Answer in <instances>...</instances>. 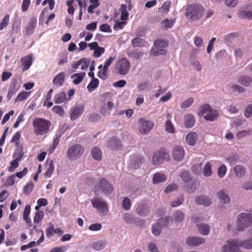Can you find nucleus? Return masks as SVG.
I'll use <instances>...</instances> for the list:
<instances>
[{
  "label": "nucleus",
  "instance_id": "nucleus-4",
  "mask_svg": "<svg viewBox=\"0 0 252 252\" xmlns=\"http://www.w3.org/2000/svg\"><path fill=\"white\" fill-rule=\"evenodd\" d=\"M84 146L79 144H74L67 150L66 157L70 160H75L80 158L84 154Z\"/></svg>",
  "mask_w": 252,
  "mask_h": 252
},
{
  "label": "nucleus",
  "instance_id": "nucleus-54",
  "mask_svg": "<svg viewBox=\"0 0 252 252\" xmlns=\"http://www.w3.org/2000/svg\"><path fill=\"white\" fill-rule=\"evenodd\" d=\"M48 227L46 229V235L47 237H51L54 233V226L53 223H49Z\"/></svg>",
  "mask_w": 252,
  "mask_h": 252
},
{
  "label": "nucleus",
  "instance_id": "nucleus-40",
  "mask_svg": "<svg viewBox=\"0 0 252 252\" xmlns=\"http://www.w3.org/2000/svg\"><path fill=\"white\" fill-rule=\"evenodd\" d=\"M152 87V84L148 81L140 83L137 86V89L140 92L147 89H150Z\"/></svg>",
  "mask_w": 252,
  "mask_h": 252
},
{
  "label": "nucleus",
  "instance_id": "nucleus-34",
  "mask_svg": "<svg viewBox=\"0 0 252 252\" xmlns=\"http://www.w3.org/2000/svg\"><path fill=\"white\" fill-rule=\"evenodd\" d=\"M99 83V81L98 79H92L87 86L88 90L89 92H91L98 87Z\"/></svg>",
  "mask_w": 252,
  "mask_h": 252
},
{
  "label": "nucleus",
  "instance_id": "nucleus-46",
  "mask_svg": "<svg viewBox=\"0 0 252 252\" xmlns=\"http://www.w3.org/2000/svg\"><path fill=\"white\" fill-rule=\"evenodd\" d=\"M44 214L43 211H39L35 212L33 221L34 223H38L43 218Z\"/></svg>",
  "mask_w": 252,
  "mask_h": 252
},
{
  "label": "nucleus",
  "instance_id": "nucleus-49",
  "mask_svg": "<svg viewBox=\"0 0 252 252\" xmlns=\"http://www.w3.org/2000/svg\"><path fill=\"white\" fill-rule=\"evenodd\" d=\"M9 15L8 14L4 16V18L0 22V30H3L8 26L9 22Z\"/></svg>",
  "mask_w": 252,
  "mask_h": 252
},
{
  "label": "nucleus",
  "instance_id": "nucleus-36",
  "mask_svg": "<svg viewBox=\"0 0 252 252\" xmlns=\"http://www.w3.org/2000/svg\"><path fill=\"white\" fill-rule=\"evenodd\" d=\"M217 195L221 202L226 203L230 201L229 196L223 190L219 192Z\"/></svg>",
  "mask_w": 252,
  "mask_h": 252
},
{
  "label": "nucleus",
  "instance_id": "nucleus-53",
  "mask_svg": "<svg viewBox=\"0 0 252 252\" xmlns=\"http://www.w3.org/2000/svg\"><path fill=\"white\" fill-rule=\"evenodd\" d=\"M108 69L103 67L102 69L98 71V77L101 79L105 80L108 77Z\"/></svg>",
  "mask_w": 252,
  "mask_h": 252
},
{
  "label": "nucleus",
  "instance_id": "nucleus-55",
  "mask_svg": "<svg viewBox=\"0 0 252 252\" xmlns=\"http://www.w3.org/2000/svg\"><path fill=\"white\" fill-rule=\"evenodd\" d=\"M81 63V69L82 70L86 69L90 64V60L88 59L83 58L80 60Z\"/></svg>",
  "mask_w": 252,
  "mask_h": 252
},
{
  "label": "nucleus",
  "instance_id": "nucleus-41",
  "mask_svg": "<svg viewBox=\"0 0 252 252\" xmlns=\"http://www.w3.org/2000/svg\"><path fill=\"white\" fill-rule=\"evenodd\" d=\"M199 232L203 235H207L210 232V226L206 224H201L198 225Z\"/></svg>",
  "mask_w": 252,
  "mask_h": 252
},
{
  "label": "nucleus",
  "instance_id": "nucleus-32",
  "mask_svg": "<svg viewBox=\"0 0 252 252\" xmlns=\"http://www.w3.org/2000/svg\"><path fill=\"white\" fill-rule=\"evenodd\" d=\"M120 11L121 12L120 19L122 21L126 20L128 16V13L127 11V5L125 4H122Z\"/></svg>",
  "mask_w": 252,
  "mask_h": 252
},
{
  "label": "nucleus",
  "instance_id": "nucleus-64",
  "mask_svg": "<svg viewBox=\"0 0 252 252\" xmlns=\"http://www.w3.org/2000/svg\"><path fill=\"white\" fill-rule=\"evenodd\" d=\"M193 102V99L191 97L189 98L187 100L184 101L181 104V107L182 108H187L189 107Z\"/></svg>",
  "mask_w": 252,
  "mask_h": 252
},
{
  "label": "nucleus",
  "instance_id": "nucleus-58",
  "mask_svg": "<svg viewBox=\"0 0 252 252\" xmlns=\"http://www.w3.org/2000/svg\"><path fill=\"white\" fill-rule=\"evenodd\" d=\"M238 36V34L236 32H232L229 33L224 37L225 42L227 43L231 42L235 38Z\"/></svg>",
  "mask_w": 252,
  "mask_h": 252
},
{
  "label": "nucleus",
  "instance_id": "nucleus-19",
  "mask_svg": "<svg viewBox=\"0 0 252 252\" xmlns=\"http://www.w3.org/2000/svg\"><path fill=\"white\" fill-rule=\"evenodd\" d=\"M108 146L113 150L120 149L122 145L121 141L116 137H112L108 142Z\"/></svg>",
  "mask_w": 252,
  "mask_h": 252
},
{
  "label": "nucleus",
  "instance_id": "nucleus-51",
  "mask_svg": "<svg viewBox=\"0 0 252 252\" xmlns=\"http://www.w3.org/2000/svg\"><path fill=\"white\" fill-rule=\"evenodd\" d=\"M239 17L241 19H251L252 18V12L250 11H241L239 14Z\"/></svg>",
  "mask_w": 252,
  "mask_h": 252
},
{
  "label": "nucleus",
  "instance_id": "nucleus-8",
  "mask_svg": "<svg viewBox=\"0 0 252 252\" xmlns=\"http://www.w3.org/2000/svg\"><path fill=\"white\" fill-rule=\"evenodd\" d=\"M170 155L165 148H161L156 151L153 157V164L158 165L161 164L164 160H169Z\"/></svg>",
  "mask_w": 252,
  "mask_h": 252
},
{
  "label": "nucleus",
  "instance_id": "nucleus-9",
  "mask_svg": "<svg viewBox=\"0 0 252 252\" xmlns=\"http://www.w3.org/2000/svg\"><path fill=\"white\" fill-rule=\"evenodd\" d=\"M130 67V63L127 59L123 58L117 61L116 63L117 72L125 75L128 73Z\"/></svg>",
  "mask_w": 252,
  "mask_h": 252
},
{
  "label": "nucleus",
  "instance_id": "nucleus-24",
  "mask_svg": "<svg viewBox=\"0 0 252 252\" xmlns=\"http://www.w3.org/2000/svg\"><path fill=\"white\" fill-rule=\"evenodd\" d=\"M196 140L197 134L195 132H190L186 135V142L191 146H193L195 144Z\"/></svg>",
  "mask_w": 252,
  "mask_h": 252
},
{
  "label": "nucleus",
  "instance_id": "nucleus-15",
  "mask_svg": "<svg viewBox=\"0 0 252 252\" xmlns=\"http://www.w3.org/2000/svg\"><path fill=\"white\" fill-rule=\"evenodd\" d=\"M172 155L174 159L180 161L184 157V150L182 147L176 146L173 149Z\"/></svg>",
  "mask_w": 252,
  "mask_h": 252
},
{
  "label": "nucleus",
  "instance_id": "nucleus-22",
  "mask_svg": "<svg viewBox=\"0 0 252 252\" xmlns=\"http://www.w3.org/2000/svg\"><path fill=\"white\" fill-rule=\"evenodd\" d=\"M195 118L191 114H187L184 118L185 126L187 128L192 127L195 124Z\"/></svg>",
  "mask_w": 252,
  "mask_h": 252
},
{
  "label": "nucleus",
  "instance_id": "nucleus-11",
  "mask_svg": "<svg viewBox=\"0 0 252 252\" xmlns=\"http://www.w3.org/2000/svg\"><path fill=\"white\" fill-rule=\"evenodd\" d=\"M139 122L140 124L139 131L142 134H147L154 127V124L152 122L145 121L144 118H140Z\"/></svg>",
  "mask_w": 252,
  "mask_h": 252
},
{
  "label": "nucleus",
  "instance_id": "nucleus-6",
  "mask_svg": "<svg viewBox=\"0 0 252 252\" xmlns=\"http://www.w3.org/2000/svg\"><path fill=\"white\" fill-rule=\"evenodd\" d=\"M154 48L150 50V54L155 56L165 55L167 53L165 48L168 46V42L165 40L157 39L154 41Z\"/></svg>",
  "mask_w": 252,
  "mask_h": 252
},
{
  "label": "nucleus",
  "instance_id": "nucleus-31",
  "mask_svg": "<svg viewBox=\"0 0 252 252\" xmlns=\"http://www.w3.org/2000/svg\"><path fill=\"white\" fill-rule=\"evenodd\" d=\"M162 220H158L156 224H154L152 226V233L155 235H158L160 234L162 226L161 225Z\"/></svg>",
  "mask_w": 252,
  "mask_h": 252
},
{
  "label": "nucleus",
  "instance_id": "nucleus-35",
  "mask_svg": "<svg viewBox=\"0 0 252 252\" xmlns=\"http://www.w3.org/2000/svg\"><path fill=\"white\" fill-rule=\"evenodd\" d=\"M238 82L245 86H248L252 82V79L248 76H243L239 77Z\"/></svg>",
  "mask_w": 252,
  "mask_h": 252
},
{
  "label": "nucleus",
  "instance_id": "nucleus-27",
  "mask_svg": "<svg viewBox=\"0 0 252 252\" xmlns=\"http://www.w3.org/2000/svg\"><path fill=\"white\" fill-rule=\"evenodd\" d=\"M137 213L141 216H146L149 213V210L147 205L139 204L136 208Z\"/></svg>",
  "mask_w": 252,
  "mask_h": 252
},
{
  "label": "nucleus",
  "instance_id": "nucleus-10",
  "mask_svg": "<svg viewBox=\"0 0 252 252\" xmlns=\"http://www.w3.org/2000/svg\"><path fill=\"white\" fill-rule=\"evenodd\" d=\"M95 188L97 189L96 192L100 189L106 194L111 193L113 189L112 185L104 178H102L100 180L99 184L95 186Z\"/></svg>",
  "mask_w": 252,
  "mask_h": 252
},
{
  "label": "nucleus",
  "instance_id": "nucleus-43",
  "mask_svg": "<svg viewBox=\"0 0 252 252\" xmlns=\"http://www.w3.org/2000/svg\"><path fill=\"white\" fill-rule=\"evenodd\" d=\"M202 172L203 175L206 177H209L212 175V168L210 163L207 162L205 164L202 170Z\"/></svg>",
  "mask_w": 252,
  "mask_h": 252
},
{
  "label": "nucleus",
  "instance_id": "nucleus-30",
  "mask_svg": "<svg viewBox=\"0 0 252 252\" xmlns=\"http://www.w3.org/2000/svg\"><path fill=\"white\" fill-rule=\"evenodd\" d=\"M93 158L96 160H100L102 158V153L100 149L97 147H94L91 151Z\"/></svg>",
  "mask_w": 252,
  "mask_h": 252
},
{
  "label": "nucleus",
  "instance_id": "nucleus-5",
  "mask_svg": "<svg viewBox=\"0 0 252 252\" xmlns=\"http://www.w3.org/2000/svg\"><path fill=\"white\" fill-rule=\"evenodd\" d=\"M198 114L204 115L205 119L207 121H213L217 118L219 113L218 111L212 109L209 104H206L200 107Z\"/></svg>",
  "mask_w": 252,
  "mask_h": 252
},
{
  "label": "nucleus",
  "instance_id": "nucleus-25",
  "mask_svg": "<svg viewBox=\"0 0 252 252\" xmlns=\"http://www.w3.org/2000/svg\"><path fill=\"white\" fill-rule=\"evenodd\" d=\"M36 22L37 20L35 18H32L30 19L28 26L26 28V33L27 34H30L33 32L36 27Z\"/></svg>",
  "mask_w": 252,
  "mask_h": 252
},
{
  "label": "nucleus",
  "instance_id": "nucleus-13",
  "mask_svg": "<svg viewBox=\"0 0 252 252\" xmlns=\"http://www.w3.org/2000/svg\"><path fill=\"white\" fill-rule=\"evenodd\" d=\"M84 107L83 105L80 104L73 107L70 113V118L71 121L76 120L84 112Z\"/></svg>",
  "mask_w": 252,
  "mask_h": 252
},
{
  "label": "nucleus",
  "instance_id": "nucleus-47",
  "mask_svg": "<svg viewBox=\"0 0 252 252\" xmlns=\"http://www.w3.org/2000/svg\"><path fill=\"white\" fill-rule=\"evenodd\" d=\"M165 129L167 132L170 133H174L175 131L174 126L171 120H167L165 124Z\"/></svg>",
  "mask_w": 252,
  "mask_h": 252
},
{
  "label": "nucleus",
  "instance_id": "nucleus-59",
  "mask_svg": "<svg viewBox=\"0 0 252 252\" xmlns=\"http://www.w3.org/2000/svg\"><path fill=\"white\" fill-rule=\"evenodd\" d=\"M202 170V163H199L194 165L191 167L192 172L196 175L201 173Z\"/></svg>",
  "mask_w": 252,
  "mask_h": 252
},
{
  "label": "nucleus",
  "instance_id": "nucleus-7",
  "mask_svg": "<svg viewBox=\"0 0 252 252\" xmlns=\"http://www.w3.org/2000/svg\"><path fill=\"white\" fill-rule=\"evenodd\" d=\"M252 223V215L249 213H241L238 217L237 229L242 231Z\"/></svg>",
  "mask_w": 252,
  "mask_h": 252
},
{
  "label": "nucleus",
  "instance_id": "nucleus-56",
  "mask_svg": "<svg viewBox=\"0 0 252 252\" xmlns=\"http://www.w3.org/2000/svg\"><path fill=\"white\" fill-rule=\"evenodd\" d=\"M161 24L165 29H168L173 27L174 25V21L169 20L168 19H165L161 22Z\"/></svg>",
  "mask_w": 252,
  "mask_h": 252
},
{
  "label": "nucleus",
  "instance_id": "nucleus-60",
  "mask_svg": "<svg viewBox=\"0 0 252 252\" xmlns=\"http://www.w3.org/2000/svg\"><path fill=\"white\" fill-rule=\"evenodd\" d=\"M123 218L127 223H132L134 221L133 216L129 213H125L123 215Z\"/></svg>",
  "mask_w": 252,
  "mask_h": 252
},
{
  "label": "nucleus",
  "instance_id": "nucleus-17",
  "mask_svg": "<svg viewBox=\"0 0 252 252\" xmlns=\"http://www.w3.org/2000/svg\"><path fill=\"white\" fill-rule=\"evenodd\" d=\"M46 171L44 175L46 178L51 177L55 169L54 161L52 159H47L45 162Z\"/></svg>",
  "mask_w": 252,
  "mask_h": 252
},
{
  "label": "nucleus",
  "instance_id": "nucleus-23",
  "mask_svg": "<svg viewBox=\"0 0 252 252\" xmlns=\"http://www.w3.org/2000/svg\"><path fill=\"white\" fill-rule=\"evenodd\" d=\"M65 79L64 73L62 72L59 73L54 78L53 80V84L59 86H61L63 84Z\"/></svg>",
  "mask_w": 252,
  "mask_h": 252
},
{
  "label": "nucleus",
  "instance_id": "nucleus-2",
  "mask_svg": "<svg viewBox=\"0 0 252 252\" xmlns=\"http://www.w3.org/2000/svg\"><path fill=\"white\" fill-rule=\"evenodd\" d=\"M205 8L198 3L188 5L186 8L185 16L191 21L200 19L205 13Z\"/></svg>",
  "mask_w": 252,
  "mask_h": 252
},
{
  "label": "nucleus",
  "instance_id": "nucleus-38",
  "mask_svg": "<svg viewBox=\"0 0 252 252\" xmlns=\"http://www.w3.org/2000/svg\"><path fill=\"white\" fill-rule=\"evenodd\" d=\"M216 2H220L223 1L227 7H235L238 3V0H214Z\"/></svg>",
  "mask_w": 252,
  "mask_h": 252
},
{
  "label": "nucleus",
  "instance_id": "nucleus-44",
  "mask_svg": "<svg viewBox=\"0 0 252 252\" xmlns=\"http://www.w3.org/2000/svg\"><path fill=\"white\" fill-rule=\"evenodd\" d=\"M131 202L129 198L126 197L122 201V207L126 211L129 210L131 208Z\"/></svg>",
  "mask_w": 252,
  "mask_h": 252
},
{
  "label": "nucleus",
  "instance_id": "nucleus-39",
  "mask_svg": "<svg viewBox=\"0 0 252 252\" xmlns=\"http://www.w3.org/2000/svg\"><path fill=\"white\" fill-rule=\"evenodd\" d=\"M34 184L32 182L27 184L23 188V193L26 195H29L33 190Z\"/></svg>",
  "mask_w": 252,
  "mask_h": 252
},
{
  "label": "nucleus",
  "instance_id": "nucleus-62",
  "mask_svg": "<svg viewBox=\"0 0 252 252\" xmlns=\"http://www.w3.org/2000/svg\"><path fill=\"white\" fill-rule=\"evenodd\" d=\"M20 160V158H17L13 161L10 162L11 166L9 168V170L10 172H13L16 168H17L18 165V161Z\"/></svg>",
  "mask_w": 252,
  "mask_h": 252
},
{
  "label": "nucleus",
  "instance_id": "nucleus-20",
  "mask_svg": "<svg viewBox=\"0 0 252 252\" xmlns=\"http://www.w3.org/2000/svg\"><path fill=\"white\" fill-rule=\"evenodd\" d=\"M195 203L198 205L209 206L211 205V199L206 196L201 195L197 196L195 199Z\"/></svg>",
  "mask_w": 252,
  "mask_h": 252
},
{
  "label": "nucleus",
  "instance_id": "nucleus-37",
  "mask_svg": "<svg viewBox=\"0 0 252 252\" xmlns=\"http://www.w3.org/2000/svg\"><path fill=\"white\" fill-rule=\"evenodd\" d=\"M30 95V92L23 91L19 93L16 97L14 101L16 103L18 101H22L26 99Z\"/></svg>",
  "mask_w": 252,
  "mask_h": 252
},
{
  "label": "nucleus",
  "instance_id": "nucleus-21",
  "mask_svg": "<svg viewBox=\"0 0 252 252\" xmlns=\"http://www.w3.org/2000/svg\"><path fill=\"white\" fill-rule=\"evenodd\" d=\"M68 101L65 93L62 92L55 95L54 101L56 104H61Z\"/></svg>",
  "mask_w": 252,
  "mask_h": 252
},
{
  "label": "nucleus",
  "instance_id": "nucleus-29",
  "mask_svg": "<svg viewBox=\"0 0 252 252\" xmlns=\"http://www.w3.org/2000/svg\"><path fill=\"white\" fill-rule=\"evenodd\" d=\"M233 171L237 177H242L245 174L246 170L241 165H237L233 167Z\"/></svg>",
  "mask_w": 252,
  "mask_h": 252
},
{
  "label": "nucleus",
  "instance_id": "nucleus-50",
  "mask_svg": "<svg viewBox=\"0 0 252 252\" xmlns=\"http://www.w3.org/2000/svg\"><path fill=\"white\" fill-rule=\"evenodd\" d=\"M52 111L60 116H63L64 115V111L63 107L60 105H55L52 108Z\"/></svg>",
  "mask_w": 252,
  "mask_h": 252
},
{
  "label": "nucleus",
  "instance_id": "nucleus-57",
  "mask_svg": "<svg viewBox=\"0 0 252 252\" xmlns=\"http://www.w3.org/2000/svg\"><path fill=\"white\" fill-rule=\"evenodd\" d=\"M184 197L183 195H181L180 197L177 198V199L174 200V201H173L171 203V206L172 207H178L179 206H180V205H181L182 204H183V202H184Z\"/></svg>",
  "mask_w": 252,
  "mask_h": 252
},
{
  "label": "nucleus",
  "instance_id": "nucleus-61",
  "mask_svg": "<svg viewBox=\"0 0 252 252\" xmlns=\"http://www.w3.org/2000/svg\"><path fill=\"white\" fill-rule=\"evenodd\" d=\"M178 186L176 184H171L168 185L164 189V192L166 193L176 190L178 189Z\"/></svg>",
  "mask_w": 252,
  "mask_h": 252
},
{
  "label": "nucleus",
  "instance_id": "nucleus-52",
  "mask_svg": "<svg viewBox=\"0 0 252 252\" xmlns=\"http://www.w3.org/2000/svg\"><path fill=\"white\" fill-rule=\"evenodd\" d=\"M180 177L182 178L184 181L187 183L191 181V176L188 171H184L181 173Z\"/></svg>",
  "mask_w": 252,
  "mask_h": 252
},
{
  "label": "nucleus",
  "instance_id": "nucleus-45",
  "mask_svg": "<svg viewBox=\"0 0 252 252\" xmlns=\"http://www.w3.org/2000/svg\"><path fill=\"white\" fill-rule=\"evenodd\" d=\"M174 219L176 222H180L184 219V215L180 211H176L174 215Z\"/></svg>",
  "mask_w": 252,
  "mask_h": 252
},
{
  "label": "nucleus",
  "instance_id": "nucleus-63",
  "mask_svg": "<svg viewBox=\"0 0 252 252\" xmlns=\"http://www.w3.org/2000/svg\"><path fill=\"white\" fill-rule=\"evenodd\" d=\"M159 220H162L161 224H162L163 226L167 227L172 222V219L171 217L167 216L164 218H160Z\"/></svg>",
  "mask_w": 252,
  "mask_h": 252
},
{
  "label": "nucleus",
  "instance_id": "nucleus-48",
  "mask_svg": "<svg viewBox=\"0 0 252 252\" xmlns=\"http://www.w3.org/2000/svg\"><path fill=\"white\" fill-rule=\"evenodd\" d=\"M132 44L134 47H141L145 44V40L141 38L136 37L132 41Z\"/></svg>",
  "mask_w": 252,
  "mask_h": 252
},
{
  "label": "nucleus",
  "instance_id": "nucleus-1",
  "mask_svg": "<svg viewBox=\"0 0 252 252\" xmlns=\"http://www.w3.org/2000/svg\"><path fill=\"white\" fill-rule=\"evenodd\" d=\"M227 245H224L222 247V252H241L239 247L246 249L252 248V239L240 241L238 240H232L227 241Z\"/></svg>",
  "mask_w": 252,
  "mask_h": 252
},
{
  "label": "nucleus",
  "instance_id": "nucleus-33",
  "mask_svg": "<svg viewBox=\"0 0 252 252\" xmlns=\"http://www.w3.org/2000/svg\"><path fill=\"white\" fill-rule=\"evenodd\" d=\"M106 244V243L105 241L99 240L94 242L92 244V247L95 251H100L105 248Z\"/></svg>",
  "mask_w": 252,
  "mask_h": 252
},
{
  "label": "nucleus",
  "instance_id": "nucleus-26",
  "mask_svg": "<svg viewBox=\"0 0 252 252\" xmlns=\"http://www.w3.org/2000/svg\"><path fill=\"white\" fill-rule=\"evenodd\" d=\"M166 180L165 175L162 173L157 172L154 174L153 181L154 184H158Z\"/></svg>",
  "mask_w": 252,
  "mask_h": 252
},
{
  "label": "nucleus",
  "instance_id": "nucleus-14",
  "mask_svg": "<svg viewBox=\"0 0 252 252\" xmlns=\"http://www.w3.org/2000/svg\"><path fill=\"white\" fill-rule=\"evenodd\" d=\"M33 62L32 54L26 56L21 59L22 71H25L30 68Z\"/></svg>",
  "mask_w": 252,
  "mask_h": 252
},
{
  "label": "nucleus",
  "instance_id": "nucleus-3",
  "mask_svg": "<svg viewBox=\"0 0 252 252\" xmlns=\"http://www.w3.org/2000/svg\"><path fill=\"white\" fill-rule=\"evenodd\" d=\"M32 125L34 134L36 135H43L49 131L51 123L43 118H36L33 120Z\"/></svg>",
  "mask_w": 252,
  "mask_h": 252
},
{
  "label": "nucleus",
  "instance_id": "nucleus-16",
  "mask_svg": "<svg viewBox=\"0 0 252 252\" xmlns=\"http://www.w3.org/2000/svg\"><path fill=\"white\" fill-rule=\"evenodd\" d=\"M205 242L204 238L196 237H189L186 239V243L189 246H198Z\"/></svg>",
  "mask_w": 252,
  "mask_h": 252
},
{
  "label": "nucleus",
  "instance_id": "nucleus-18",
  "mask_svg": "<svg viewBox=\"0 0 252 252\" xmlns=\"http://www.w3.org/2000/svg\"><path fill=\"white\" fill-rule=\"evenodd\" d=\"M144 161V158L142 156H135L131 159L129 166L131 169H136L140 167Z\"/></svg>",
  "mask_w": 252,
  "mask_h": 252
},
{
  "label": "nucleus",
  "instance_id": "nucleus-28",
  "mask_svg": "<svg viewBox=\"0 0 252 252\" xmlns=\"http://www.w3.org/2000/svg\"><path fill=\"white\" fill-rule=\"evenodd\" d=\"M86 76L85 72L77 73L71 75V78L73 79V82L75 85L80 83Z\"/></svg>",
  "mask_w": 252,
  "mask_h": 252
},
{
  "label": "nucleus",
  "instance_id": "nucleus-12",
  "mask_svg": "<svg viewBox=\"0 0 252 252\" xmlns=\"http://www.w3.org/2000/svg\"><path fill=\"white\" fill-rule=\"evenodd\" d=\"M91 202L93 206L99 210L101 213L107 212L108 206L106 203L101 199L95 197L92 199Z\"/></svg>",
  "mask_w": 252,
  "mask_h": 252
},
{
  "label": "nucleus",
  "instance_id": "nucleus-42",
  "mask_svg": "<svg viewBox=\"0 0 252 252\" xmlns=\"http://www.w3.org/2000/svg\"><path fill=\"white\" fill-rule=\"evenodd\" d=\"M60 137H61V135H57L54 138V140H53L52 146L48 149V151L50 153H53L54 152V151L55 150V149L57 147L58 145L59 144L60 140Z\"/></svg>",
  "mask_w": 252,
  "mask_h": 252
}]
</instances>
